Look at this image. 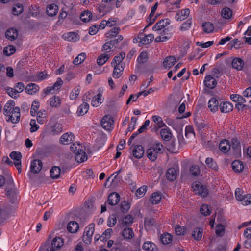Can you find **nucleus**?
Returning <instances> with one entry per match:
<instances>
[{
	"instance_id": "f257e3e1",
	"label": "nucleus",
	"mask_w": 251,
	"mask_h": 251,
	"mask_svg": "<svg viewBox=\"0 0 251 251\" xmlns=\"http://www.w3.org/2000/svg\"><path fill=\"white\" fill-rule=\"evenodd\" d=\"M63 239L59 237H56L50 243L47 241L45 245V251H60L63 245Z\"/></svg>"
},
{
	"instance_id": "f03ea898",
	"label": "nucleus",
	"mask_w": 251,
	"mask_h": 251,
	"mask_svg": "<svg viewBox=\"0 0 251 251\" xmlns=\"http://www.w3.org/2000/svg\"><path fill=\"white\" fill-rule=\"evenodd\" d=\"M163 145L160 143H156L152 147H151L147 151V154L148 158L151 161H155L158 154L161 152Z\"/></svg>"
},
{
	"instance_id": "7ed1b4c3",
	"label": "nucleus",
	"mask_w": 251,
	"mask_h": 251,
	"mask_svg": "<svg viewBox=\"0 0 251 251\" xmlns=\"http://www.w3.org/2000/svg\"><path fill=\"white\" fill-rule=\"evenodd\" d=\"M154 39V35L152 34H150L146 35L145 34L142 33L138 34L137 38L133 40L134 43L139 42V46L147 45L149 44Z\"/></svg>"
},
{
	"instance_id": "20e7f679",
	"label": "nucleus",
	"mask_w": 251,
	"mask_h": 251,
	"mask_svg": "<svg viewBox=\"0 0 251 251\" xmlns=\"http://www.w3.org/2000/svg\"><path fill=\"white\" fill-rule=\"evenodd\" d=\"M95 225L91 224L89 225L85 229L84 235L82 237L83 242L87 244H89L91 242L92 237L94 232Z\"/></svg>"
},
{
	"instance_id": "39448f33",
	"label": "nucleus",
	"mask_w": 251,
	"mask_h": 251,
	"mask_svg": "<svg viewBox=\"0 0 251 251\" xmlns=\"http://www.w3.org/2000/svg\"><path fill=\"white\" fill-rule=\"evenodd\" d=\"M192 188L196 194H199L203 197H205L208 195V190L205 186L202 185L200 182L193 183Z\"/></svg>"
},
{
	"instance_id": "423d86ee",
	"label": "nucleus",
	"mask_w": 251,
	"mask_h": 251,
	"mask_svg": "<svg viewBox=\"0 0 251 251\" xmlns=\"http://www.w3.org/2000/svg\"><path fill=\"white\" fill-rule=\"evenodd\" d=\"M113 123L114 121L110 115H105L101 119V125L105 130H110Z\"/></svg>"
},
{
	"instance_id": "0eeeda50",
	"label": "nucleus",
	"mask_w": 251,
	"mask_h": 251,
	"mask_svg": "<svg viewBox=\"0 0 251 251\" xmlns=\"http://www.w3.org/2000/svg\"><path fill=\"white\" fill-rule=\"evenodd\" d=\"M120 198V195L117 193H111L108 197L107 202L110 205H115L119 201Z\"/></svg>"
},
{
	"instance_id": "6e6552de",
	"label": "nucleus",
	"mask_w": 251,
	"mask_h": 251,
	"mask_svg": "<svg viewBox=\"0 0 251 251\" xmlns=\"http://www.w3.org/2000/svg\"><path fill=\"white\" fill-rule=\"evenodd\" d=\"M15 103L13 100H10L6 103L4 107L3 111L4 115L6 116H9L13 113V109H15Z\"/></svg>"
},
{
	"instance_id": "1a4fd4ad",
	"label": "nucleus",
	"mask_w": 251,
	"mask_h": 251,
	"mask_svg": "<svg viewBox=\"0 0 251 251\" xmlns=\"http://www.w3.org/2000/svg\"><path fill=\"white\" fill-rule=\"evenodd\" d=\"M42 168V162L40 160H34L30 166V171L31 173L37 174L39 173Z\"/></svg>"
},
{
	"instance_id": "9d476101",
	"label": "nucleus",
	"mask_w": 251,
	"mask_h": 251,
	"mask_svg": "<svg viewBox=\"0 0 251 251\" xmlns=\"http://www.w3.org/2000/svg\"><path fill=\"white\" fill-rule=\"evenodd\" d=\"M75 137L72 133H64L60 139V142L64 145H68L74 141Z\"/></svg>"
},
{
	"instance_id": "9b49d317",
	"label": "nucleus",
	"mask_w": 251,
	"mask_h": 251,
	"mask_svg": "<svg viewBox=\"0 0 251 251\" xmlns=\"http://www.w3.org/2000/svg\"><path fill=\"white\" fill-rule=\"evenodd\" d=\"M132 154L135 158H141L144 154V150L143 146L139 145L135 146L132 150Z\"/></svg>"
},
{
	"instance_id": "f8f14e48",
	"label": "nucleus",
	"mask_w": 251,
	"mask_h": 251,
	"mask_svg": "<svg viewBox=\"0 0 251 251\" xmlns=\"http://www.w3.org/2000/svg\"><path fill=\"white\" fill-rule=\"evenodd\" d=\"M20 119V110L18 107H16L15 109H13V113L9 116L8 121H10L13 123H17L19 121Z\"/></svg>"
},
{
	"instance_id": "ddd939ff",
	"label": "nucleus",
	"mask_w": 251,
	"mask_h": 251,
	"mask_svg": "<svg viewBox=\"0 0 251 251\" xmlns=\"http://www.w3.org/2000/svg\"><path fill=\"white\" fill-rule=\"evenodd\" d=\"M204 83L206 87L209 89H212L216 87L217 85V80L214 77L211 75H209L205 77Z\"/></svg>"
},
{
	"instance_id": "4468645a",
	"label": "nucleus",
	"mask_w": 251,
	"mask_h": 251,
	"mask_svg": "<svg viewBox=\"0 0 251 251\" xmlns=\"http://www.w3.org/2000/svg\"><path fill=\"white\" fill-rule=\"evenodd\" d=\"M170 23V20L169 19H165L160 20L159 22L155 24V25L153 27V30L154 31L161 30L166 26L169 25Z\"/></svg>"
},
{
	"instance_id": "2eb2a0df",
	"label": "nucleus",
	"mask_w": 251,
	"mask_h": 251,
	"mask_svg": "<svg viewBox=\"0 0 251 251\" xmlns=\"http://www.w3.org/2000/svg\"><path fill=\"white\" fill-rule=\"evenodd\" d=\"M219 108L222 113H228L233 110V105L229 102H222L219 105Z\"/></svg>"
},
{
	"instance_id": "dca6fc26",
	"label": "nucleus",
	"mask_w": 251,
	"mask_h": 251,
	"mask_svg": "<svg viewBox=\"0 0 251 251\" xmlns=\"http://www.w3.org/2000/svg\"><path fill=\"white\" fill-rule=\"evenodd\" d=\"M18 36V31L16 29L11 28L7 30L5 33L6 37L11 40H15Z\"/></svg>"
},
{
	"instance_id": "f3484780",
	"label": "nucleus",
	"mask_w": 251,
	"mask_h": 251,
	"mask_svg": "<svg viewBox=\"0 0 251 251\" xmlns=\"http://www.w3.org/2000/svg\"><path fill=\"white\" fill-rule=\"evenodd\" d=\"M232 67L237 70H242L244 66V61L240 58H235L232 61Z\"/></svg>"
},
{
	"instance_id": "a211bd4d",
	"label": "nucleus",
	"mask_w": 251,
	"mask_h": 251,
	"mask_svg": "<svg viewBox=\"0 0 251 251\" xmlns=\"http://www.w3.org/2000/svg\"><path fill=\"white\" fill-rule=\"evenodd\" d=\"M208 107L212 112H215L218 109L219 102L215 98H212L208 103Z\"/></svg>"
},
{
	"instance_id": "6ab92c4d",
	"label": "nucleus",
	"mask_w": 251,
	"mask_h": 251,
	"mask_svg": "<svg viewBox=\"0 0 251 251\" xmlns=\"http://www.w3.org/2000/svg\"><path fill=\"white\" fill-rule=\"evenodd\" d=\"M177 176V171L174 168H169L166 172V177L170 181L175 180Z\"/></svg>"
},
{
	"instance_id": "aec40b11",
	"label": "nucleus",
	"mask_w": 251,
	"mask_h": 251,
	"mask_svg": "<svg viewBox=\"0 0 251 251\" xmlns=\"http://www.w3.org/2000/svg\"><path fill=\"white\" fill-rule=\"evenodd\" d=\"M75 159L77 162L82 163L87 160V156L85 152L81 150L75 153Z\"/></svg>"
},
{
	"instance_id": "412c9836",
	"label": "nucleus",
	"mask_w": 251,
	"mask_h": 251,
	"mask_svg": "<svg viewBox=\"0 0 251 251\" xmlns=\"http://www.w3.org/2000/svg\"><path fill=\"white\" fill-rule=\"evenodd\" d=\"M39 86L35 83H30L25 88V92L30 95H33L39 91Z\"/></svg>"
},
{
	"instance_id": "4be33fe9",
	"label": "nucleus",
	"mask_w": 251,
	"mask_h": 251,
	"mask_svg": "<svg viewBox=\"0 0 251 251\" xmlns=\"http://www.w3.org/2000/svg\"><path fill=\"white\" fill-rule=\"evenodd\" d=\"M122 235L125 239L130 240L134 237V232L131 228H126L122 232Z\"/></svg>"
},
{
	"instance_id": "5701e85b",
	"label": "nucleus",
	"mask_w": 251,
	"mask_h": 251,
	"mask_svg": "<svg viewBox=\"0 0 251 251\" xmlns=\"http://www.w3.org/2000/svg\"><path fill=\"white\" fill-rule=\"evenodd\" d=\"M190 13V10L187 8L181 10L180 13L176 14L175 18L177 21H182L185 19Z\"/></svg>"
},
{
	"instance_id": "b1692460",
	"label": "nucleus",
	"mask_w": 251,
	"mask_h": 251,
	"mask_svg": "<svg viewBox=\"0 0 251 251\" xmlns=\"http://www.w3.org/2000/svg\"><path fill=\"white\" fill-rule=\"evenodd\" d=\"M6 195L12 203H14L16 199V192L14 189L7 188L5 190Z\"/></svg>"
},
{
	"instance_id": "393cba45",
	"label": "nucleus",
	"mask_w": 251,
	"mask_h": 251,
	"mask_svg": "<svg viewBox=\"0 0 251 251\" xmlns=\"http://www.w3.org/2000/svg\"><path fill=\"white\" fill-rule=\"evenodd\" d=\"M120 31L121 29L119 27H113L109 32L106 33V37L108 39H112L114 37H116Z\"/></svg>"
},
{
	"instance_id": "a878e982",
	"label": "nucleus",
	"mask_w": 251,
	"mask_h": 251,
	"mask_svg": "<svg viewBox=\"0 0 251 251\" xmlns=\"http://www.w3.org/2000/svg\"><path fill=\"white\" fill-rule=\"evenodd\" d=\"M231 145L228 140H224L219 144V149L224 153H226L230 149Z\"/></svg>"
},
{
	"instance_id": "bb28decb",
	"label": "nucleus",
	"mask_w": 251,
	"mask_h": 251,
	"mask_svg": "<svg viewBox=\"0 0 251 251\" xmlns=\"http://www.w3.org/2000/svg\"><path fill=\"white\" fill-rule=\"evenodd\" d=\"M67 228L70 232L75 233L79 228L78 224L75 221H70L67 225Z\"/></svg>"
},
{
	"instance_id": "cd10ccee",
	"label": "nucleus",
	"mask_w": 251,
	"mask_h": 251,
	"mask_svg": "<svg viewBox=\"0 0 251 251\" xmlns=\"http://www.w3.org/2000/svg\"><path fill=\"white\" fill-rule=\"evenodd\" d=\"M176 58L173 56H169L165 58L163 62L164 66L166 68H170L174 65Z\"/></svg>"
},
{
	"instance_id": "c85d7f7f",
	"label": "nucleus",
	"mask_w": 251,
	"mask_h": 251,
	"mask_svg": "<svg viewBox=\"0 0 251 251\" xmlns=\"http://www.w3.org/2000/svg\"><path fill=\"white\" fill-rule=\"evenodd\" d=\"M58 6L55 4H51L47 7V13L50 16L55 15L58 11Z\"/></svg>"
},
{
	"instance_id": "c756f323",
	"label": "nucleus",
	"mask_w": 251,
	"mask_h": 251,
	"mask_svg": "<svg viewBox=\"0 0 251 251\" xmlns=\"http://www.w3.org/2000/svg\"><path fill=\"white\" fill-rule=\"evenodd\" d=\"M89 107V104L86 102H84L78 108V115L79 116H83L85 115L88 112Z\"/></svg>"
},
{
	"instance_id": "7c9ffc66",
	"label": "nucleus",
	"mask_w": 251,
	"mask_h": 251,
	"mask_svg": "<svg viewBox=\"0 0 251 251\" xmlns=\"http://www.w3.org/2000/svg\"><path fill=\"white\" fill-rule=\"evenodd\" d=\"M202 27L203 31L206 33H210L212 32L214 29L213 25L209 22L203 23Z\"/></svg>"
},
{
	"instance_id": "2f4dec72",
	"label": "nucleus",
	"mask_w": 251,
	"mask_h": 251,
	"mask_svg": "<svg viewBox=\"0 0 251 251\" xmlns=\"http://www.w3.org/2000/svg\"><path fill=\"white\" fill-rule=\"evenodd\" d=\"M232 167L234 171L240 172L243 170L244 166L241 161L235 160L232 163Z\"/></svg>"
},
{
	"instance_id": "473e14b6",
	"label": "nucleus",
	"mask_w": 251,
	"mask_h": 251,
	"mask_svg": "<svg viewBox=\"0 0 251 251\" xmlns=\"http://www.w3.org/2000/svg\"><path fill=\"white\" fill-rule=\"evenodd\" d=\"M60 168L57 166H53L50 170V177L52 179H57L60 174Z\"/></svg>"
},
{
	"instance_id": "72a5a7b5",
	"label": "nucleus",
	"mask_w": 251,
	"mask_h": 251,
	"mask_svg": "<svg viewBox=\"0 0 251 251\" xmlns=\"http://www.w3.org/2000/svg\"><path fill=\"white\" fill-rule=\"evenodd\" d=\"M61 100L58 96H54L50 99V105L53 107H57L61 104Z\"/></svg>"
},
{
	"instance_id": "f704fd0d",
	"label": "nucleus",
	"mask_w": 251,
	"mask_h": 251,
	"mask_svg": "<svg viewBox=\"0 0 251 251\" xmlns=\"http://www.w3.org/2000/svg\"><path fill=\"white\" fill-rule=\"evenodd\" d=\"M160 135L165 141H169L171 138V132L168 128H163L160 131Z\"/></svg>"
},
{
	"instance_id": "c9c22d12",
	"label": "nucleus",
	"mask_w": 251,
	"mask_h": 251,
	"mask_svg": "<svg viewBox=\"0 0 251 251\" xmlns=\"http://www.w3.org/2000/svg\"><path fill=\"white\" fill-rule=\"evenodd\" d=\"M62 130V125L59 123H55L51 127V134L53 135L58 134L61 132Z\"/></svg>"
},
{
	"instance_id": "e433bc0d",
	"label": "nucleus",
	"mask_w": 251,
	"mask_h": 251,
	"mask_svg": "<svg viewBox=\"0 0 251 251\" xmlns=\"http://www.w3.org/2000/svg\"><path fill=\"white\" fill-rule=\"evenodd\" d=\"M47 116V113L45 110L40 111L37 113V121L39 124H43Z\"/></svg>"
},
{
	"instance_id": "4c0bfd02",
	"label": "nucleus",
	"mask_w": 251,
	"mask_h": 251,
	"mask_svg": "<svg viewBox=\"0 0 251 251\" xmlns=\"http://www.w3.org/2000/svg\"><path fill=\"white\" fill-rule=\"evenodd\" d=\"M161 199V194L158 192H154L152 193L150 198V201L152 204H156L160 202Z\"/></svg>"
},
{
	"instance_id": "58836bf2",
	"label": "nucleus",
	"mask_w": 251,
	"mask_h": 251,
	"mask_svg": "<svg viewBox=\"0 0 251 251\" xmlns=\"http://www.w3.org/2000/svg\"><path fill=\"white\" fill-rule=\"evenodd\" d=\"M192 236L195 240H200L202 236V229L200 228H195L192 231Z\"/></svg>"
},
{
	"instance_id": "ea45409f",
	"label": "nucleus",
	"mask_w": 251,
	"mask_h": 251,
	"mask_svg": "<svg viewBox=\"0 0 251 251\" xmlns=\"http://www.w3.org/2000/svg\"><path fill=\"white\" fill-rule=\"evenodd\" d=\"M123 69L122 66L115 65L113 72V76L115 78H118L122 75Z\"/></svg>"
},
{
	"instance_id": "a19ab883",
	"label": "nucleus",
	"mask_w": 251,
	"mask_h": 251,
	"mask_svg": "<svg viewBox=\"0 0 251 251\" xmlns=\"http://www.w3.org/2000/svg\"><path fill=\"white\" fill-rule=\"evenodd\" d=\"M200 212L205 216L209 215L211 213V208L208 205L203 204L201 206Z\"/></svg>"
},
{
	"instance_id": "79ce46f5",
	"label": "nucleus",
	"mask_w": 251,
	"mask_h": 251,
	"mask_svg": "<svg viewBox=\"0 0 251 251\" xmlns=\"http://www.w3.org/2000/svg\"><path fill=\"white\" fill-rule=\"evenodd\" d=\"M10 157L12 159L14 160V163H18L19 162H21V159L22 158V154L20 152L12 151L10 154Z\"/></svg>"
},
{
	"instance_id": "37998d69",
	"label": "nucleus",
	"mask_w": 251,
	"mask_h": 251,
	"mask_svg": "<svg viewBox=\"0 0 251 251\" xmlns=\"http://www.w3.org/2000/svg\"><path fill=\"white\" fill-rule=\"evenodd\" d=\"M160 240L163 244L167 245L172 240V236L168 233H165L161 236Z\"/></svg>"
},
{
	"instance_id": "c03bdc74",
	"label": "nucleus",
	"mask_w": 251,
	"mask_h": 251,
	"mask_svg": "<svg viewBox=\"0 0 251 251\" xmlns=\"http://www.w3.org/2000/svg\"><path fill=\"white\" fill-rule=\"evenodd\" d=\"M126 54L124 53H120L117 56H115L113 62H112V65H120V63L122 61L123 59L125 58Z\"/></svg>"
},
{
	"instance_id": "a18cd8bd",
	"label": "nucleus",
	"mask_w": 251,
	"mask_h": 251,
	"mask_svg": "<svg viewBox=\"0 0 251 251\" xmlns=\"http://www.w3.org/2000/svg\"><path fill=\"white\" fill-rule=\"evenodd\" d=\"M152 119L155 123H156L157 126H158V127L155 129L156 131H157L158 128H161L165 126L161 117L158 116H153L152 117Z\"/></svg>"
},
{
	"instance_id": "49530a36",
	"label": "nucleus",
	"mask_w": 251,
	"mask_h": 251,
	"mask_svg": "<svg viewBox=\"0 0 251 251\" xmlns=\"http://www.w3.org/2000/svg\"><path fill=\"white\" fill-rule=\"evenodd\" d=\"M92 13L89 11H86L82 13L80 16L81 20L84 22H89L92 18Z\"/></svg>"
},
{
	"instance_id": "de8ad7c7",
	"label": "nucleus",
	"mask_w": 251,
	"mask_h": 251,
	"mask_svg": "<svg viewBox=\"0 0 251 251\" xmlns=\"http://www.w3.org/2000/svg\"><path fill=\"white\" fill-rule=\"evenodd\" d=\"M23 11V7L21 4L17 3L14 5L12 8V13L15 15H18Z\"/></svg>"
},
{
	"instance_id": "09e8293b",
	"label": "nucleus",
	"mask_w": 251,
	"mask_h": 251,
	"mask_svg": "<svg viewBox=\"0 0 251 251\" xmlns=\"http://www.w3.org/2000/svg\"><path fill=\"white\" fill-rule=\"evenodd\" d=\"M148 59V54L146 51L142 52L139 55L137 60L140 64H144L147 62Z\"/></svg>"
},
{
	"instance_id": "8fccbe9b",
	"label": "nucleus",
	"mask_w": 251,
	"mask_h": 251,
	"mask_svg": "<svg viewBox=\"0 0 251 251\" xmlns=\"http://www.w3.org/2000/svg\"><path fill=\"white\" fill-rule=\"evenodd\" d=\"M16 51L15 48L12 45H9L3 49V53L6 56H10L13 54Z\"/></svg>"
},
{
	"instance_id": "3c124183",
	"label": "nucleus",
	"mask_w": 251,
	"mask_h": 251,
	"mask_svg": "<svg viewBox=\"0 0 251 251\" xmlns=\"http://www.w3.org/2000/svg\"><path fill=\"white\" fill-rule=\"evenodd\" d=\"M109 58V55L107 54L100 55L97 59V63L99 65H103Z\"/></svg>"
},
{
	"instance_id": "603ef678",
	"label": "nucleus",
	"mask_w": 251,
	"mask_h": 251,
	"mask_svg": "<svg viewBox=\"0 0 251 251\" xmlns=\"http://www.w3.org/2000/svg\"><path fill=\"white\" fill-rule=\"evenodd\" d=\"M86 58V54L85 53H80L73 61V64L78 65L81 63Z\"/></svg>"
},
{
	"instance_id": "864d4df0",
	"label": "nucleus",
	"mask_w": 251,
	"mask_h": 251,
	"mask_svg": "<svg viewBox=\"0 0 251 251\" xmlns=\"http://www.w3.org/2000/svg\"><path fill=\"white\" fill-rule=\"evenodd\" d=\"M101 97V94L100 93H99L94 97L91 102V104L93 106L98 107L99 104L102 102Z\"/></svg>"
},
{
	"instance_id": "5fc2aeb1",
	"label": "nucleus",
	"mask_w": 251,
	"mask_h": 251,
	"mask_svg": "<svg viewBox=\"0 0 251 251\" xmlns=\"http://www.w3.org/2000/svg\"><path fill=\"white\" fill-rule=\"evenodd\" d=\"M192 20L189 19H188L186 22H184L180 27V30L181 31H186L188 30L192 25Z\"/></svg>"
},
{
	"instance_id": "6e6d98bb",
	"label": "nucleus",
	"mask_w": 251,
	"mask_h": 251,
	"mask_svg": "<svg viewBox=\"0 0 251 251\" xmlns=\"http://www.w3.org/2000/svg\"><path fill=\"white\" fill-rule=\"evenodd\" d=\"M185 136L188 138H192L195 137L194 129L191 126H186L185 128Z\"/></svg>"
},
{
	"instance_id": "4d7b16f0",
	"label": "nucleus",
	"mask_w": 251,
	"mask_h": 251,
	"mask_svg": "<svg viewBox=\"0 0 251 251\" xmlns=\"http://www.w3.org/2000/svg\"><path fill=\"white\" fill-rule=\"evenodd\" d=\"M232 149L235 150L237 152L240 151L241 150V145L239 141L236 138H233L231 140V145Z\"/></svg>"
},
{
	"instance_id": "13d9d810",
	"label": "nucleus",
	"mask_w": 251,
	"mask_h": 251,
	"mask_svg": "<svg viewBox=\"0 0 251 251\" xmlns=\"http://www.w3.org/2000/svg\"><path fill=\"white\" fill-rule=\"evenodd\" d=\"M144 250L146 251H154L155 248V245L151 242H146L142 246Z\"/></svg>"
},
{
	"instance_id": "bf43d9fd",
	"label": "nucleus",
	"mask_w": 251,
	"mask_h": 251,
	"mask_svg": "<svg viewBox=\"0 0 251 251\" xmlns=\"http://www.w3.org/2000/svg\"><path fill=\"white\" fill-rule=\"evenodd\" d=\"M221 15L225 19H229L232 16V11L229 8L226 7L222 9Z\"/></svg>"
},
{
	"instance_id": "052dcab7",
	"label": "nucleus",
	"mask_w": 251,
	"mask_h": 251,
	"mask_svg": "<svg viewBox=\"0 0 251 251\" xmlns=\"http://www.w3.org/2000/svg\"><path fill=\"white\" fill-rule=\"evenodd\" d=\"M147 190V186L144 185L139 188H138L135 193V194L137 197L142 198L143 197Z\"/></svg>"
},
{
	"instance_id": "680f3d73",
	"label": "nucleus",
	"mask_w": 251,
	"mask_h": 251,
	"mask_svg": "<svg viewBox=\"0 0 251 251\" xmlns=\"http://www.w3.org/2000/svg\"><path fill=\"white\" fill-rule=\"evenodd\" d=\"M205 163L209 168H211L213 170H216L217 169V165L216 163L214 161L212 158H207L205 160Z\"/></svg>"
},
{
	"instance_id": "e2e57ef3",
	"label": "nucleus",
	"mask_w": 251,
	"mask_h": 251,
	"mask_svg": "<svg viewBox=\"0 0 251 251\" xmlns=\"http://www.w3.org/2000/svg\"><path fill=\"white\" fill-rule=\"evenodd\" d=\"M112 232L111 228L106 229L100 236V241H104L108 239L110 237V234Z\"/></svg>"
},
{
	"instance_id": "0e129e2a",
	"label": "nucleus",
	"mask_w": 251,
	"mask_h": 251,
	"mask_svg": "<svg viewBox=\"0 0 251 251\" xmlns=\"http://www.w3.org/2000/svg\"><path fill=\"white\" fill-rule=\"evenodd\" d=\"M130 204L126 201H124L121 202L120 205V209L123 213L127 212L130 209Z\"/></svg>"
},
{
	"instance_id": "69168bd1",
	"label": "nucleus",
	"mask_w": 251,
	"mask_h": 251,
	"mask_svg": "<svg viewBox=\"0 0 251 251\" xmlns=\"http://www.w3.org/2000/svg\"><path fill=\"white\" fill-rule=\"evenodd\" d=\"M225 232V227L224 226L221 224H219L216 227V233L217 236H222Z\"/></svg>"
},
{
	"instance_id": "338daca9",
	"label": "nucleus",
	"mask_w": 251,
	"mask_h": 251,
	"mask_svg": "<svg viewBox=\"0 0 251 251\" xmlns=\"http://www.w3.org/2000/svg\"><path fill=\"white\" fill-rule=\"evenodd\" d=\"M6 92L7 94L12 98L16 99L18 96V91L12 88H6Z\"/></svg>"
},
{
	"instance_id": "774afa93",
	"label": "nucleus",
	"mask_w": 251,
	"mask_h": 251,
	"mask_svg": "<svg viewBox=\"0 0 251 251\" xmlns=\"http://www.w3.org/2000/svg\"><path fill=\"white\" fill-rule=\"evenodd\" d=\"M133 218L130 215L126 216L122 220V224L124 226L130 225L133 223Z\"/></svg>"
}]
</instances>
